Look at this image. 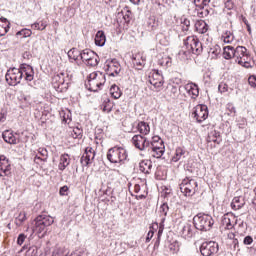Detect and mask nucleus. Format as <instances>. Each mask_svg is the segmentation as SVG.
<instances>
[{
	"label": "nucleus",
	"mask_w": 256,
	"mask_h": 256,
	"mask_svg": "<svg viewBox=\"0 0 256 256\" xmlns=\"http://www.w3.org/2000/svg\"><path fill=\"white\" fill-rule=\"evenodd\" d=\"M193 225L197 231L207 232L213 229L215 220L209 214L198 213L193 218Z\"/></svg>",
	"instance_id": "f257e3e1"
},
{
	"label": "nucleus",
	"mask_w": 256,
	"mask_h": 256,
	"mask_svg": "<svg viewBox=\"0 0 256 256\" xmlns=\"http://www.w3.org/2000/svg\"><path fill=\"white\" fill-rule=\"evenodd\" d=\"M107 159L110 163L123 165L127 161V150L121 146H114L108 150Z\"/></svg>",
	"instance_id": "f03ea898"
},
{
	"label": "nucleus",
	"mask_w": 256,
	"mask_h": 256,
	"mask_svg": "<svg viewBox=\"0 0 256 256\" xmlns=\"http://www.w3.org/2000/svg\"><path fill=\"white\" fill-rule=\"evenodd\" d=\"M105 81H107V78L103 72H94L89 75V80L86 87L88 91H93L95 93L99 91L103 85H105Z\"/></svg>",
	"instance_id": "7ed1b4c3"
},
{
	"label": "nucleus",
	"mask_w": 256,
	"mask_h": 256,
	"mask_svg": "<svg viewBox=\"0 0 256 256\" xmlns=\"http://www.w3.org/2000/svg\"><path fill=\"white\" fill-rule=\"evenodd\" d=\"M184 45L189 53H193V55H201L203 53V44L197 36H188L184 40Z\"/></svg>",
	"instance_id": "20e7f679"
},
{
	"label": "nucleus",
	"mask_w": 256,
	"mask_h": 256,
	"mask_svg": "<svg viewBox=\"0 0 256 256\" xmlns=\"http://www.w3.org/2000/svg\"><path fill=\"white\" fill-rule=\"evenodd\" d=\"M199 189V184L195 179L186 178L180 184V191L185 197H193Z\"/></svg>",
	"instance_id": "39448f33"
},
{
	"label": "nucleus",
	"mask_w": 256,
	"mask_h": 256,
	"mask_svg": "<svg viewBox=\"0 0 256 256\" xmlns=\"http://www.w3.org/2000/svg\"><path fill=\"white\" fill-rule=\"evenodd\" d=\"M52 223H55L53 217L45 214H40L35 218L34 231H36V233H43V231H45L47 227H51Z\"/></svg>",
	"instance_id": "423d86ee"
},
{
	"label": "nucleus",
	"mask_w": 256,
	"mask_h": 256,
	"mask_svg": "<svg viewBox=\"0 0 256 256\" xmlns=\"http://www.w3.org/2000/svg\"><path fill=\"white\" fill-rule=\"evenodd\" d=\"M6 82L8 85L15 87V85H19L21 80L23 79V72L18 68H10L5 75Z\"/></svg>",
	"instance_id": "0eeeda50"
},
{
	"label": "nucleus",
	"mask_w": 256,
	"mask_h": 256,
	"mask_svg": "<svg viewBox=\"0 0 256 256\" xmlns=\"http://www.w3.org/2000/svg\"><path fill=\"white\" fill-rule=\"evenodd\" d=\"M132 143L136 149H139V151H149V148L153 143H151L147 138L141 134L134 135L132 137Z\"/></svg>",
	"instance_id": "6e6552de"
},
{
	"label": "nucleus",
	"mask_w": 256,
	"mask_h": 256,
	"mask_svg": "<svg viewBox=\"0 0 256 256\" xmlns=\"http://www.w3.org/2000/svg\"><path fill=\"white\" fill-rule=\"evenodd\" d=\"M192 115L194 116V119H196L197 123H203V121L209 117V108L205 104H199L194 107Z\"/></svg>",
	"instance_id": "1a4fd4ad"
},
{
	"label": "nucleus",
	"mask_w": 256,
	"mask_h": 256,
	"mask_svg": "<svg viewBox=\"0 0 256 256\" xmlns=\"http://www.w3.org/2000/svg\"><path fill=\"white\" fill-rule=\"evenodd\" d=\"M219 251V244L215 241L204 242L200 246V253L203 256L215 255Z\"/></svg>",
	"instance_id": "9d476101"
},
{
	"label": "nucleus",
	"mask_w": 256,
	"mask_h": 256,
	"mask_svg": "<svg viewBox=\"0 0 256 256\" xmlns=\"http://www.w3.org/2000/svg\"><path fill=\"white\" fill-rule=\"evenodd\" d=\"M95 159V150L92 147H86L84 154L80 159L82 167H89Z\"/></svg>",
	"instance_id": "9b49d317"
},
{
	"label": "nucleus",
	"mask_w": 256,
	"mask_h": 256,
	"mask_svg": "<svg viewBox=\"0 0 256 256\" xmlns=\"http://www.w3.org/2000/svg\"><path fill=\"white\" fill-rule=\"evenodd\" d=\"M11 176V162L5 155L0 156V177Z\"/></svg>",
	"instance_id": "f8f14e48"
},
{
	"label": "nucleus",
	"mask_w": 256,
	"mask_h": 256,
	"mask_svg": "<svg viewBox=\"0 0 256 256\" xmlns=\"http://www.w3.org/2000/svg\"><path fill=\"white\" fill-rule=\"evenodd\" d=\"M150 149L152 151V157H155L156 159H161L163 153H165V145L163 144V141L160 142V146H155V144L152 143L149 147V150Z\"/></svg>",
	"instance_id": "ddd939ff"
},
{
	"label": "nucleus",
	"mask_w": 256,
	"mask_h": 256,
	"mask_svg": "<svg viewBox=\"0 0 256 256\" xmlns=\"http://www.w3.org/2000/svg\"><path fill=\"white\" fill-rule=\"evenodd\" d=\"M107 71L109 77H115V75H119L121 73V64L117 62V60H112V63L107 65Z\"/></svg>",
	"instance_id": "4468645a"
},
{
	"label": "nucleus",
	"mask_w": 256,
	"mask_h": 256,
	"mask_svg": "<svg viewBox=\"0 0 256 256\" xmlns=\"http://www.w3.org/2000/svg\"><path fill=\"white\" fill-rule=\"evenodd\" d=\"M185 91L188 95H191L192 99H197L199 97V86L193 82L188 83L184 86Z\"/></svg>",
	"instance_id": "2eb2a0df"
},
{
	"label": "nucleus",
	"mask_w": 256,
	"mask_h": 256,
	"mask_svg": "<svg viewBox=\"0 0 256 256\" xmlns=\"http://www.w3.org/2000/svg\"><path fill=\"white\" fill-rule=\"evenodd\" d=\"M153 169V162L151 160H142L139 163V171L144 173V175H151V170Z\"/></svg>",
	"instance_id": "dca6fc26"
},
{
	"label": "nucleus",
	"mask_w": 256,
	"mask_h": 256,
	"mask_svg": "<svg viewBox=\"0 0 256 256\" xmlns=\"http://www.w3.org/2000/svg\"><path fill=\"white\" fill-rule=\"evenodd\" d=\"M181 234L185 239H191L192 237H195V228L189 223L184 224L181 229Z\"/></svg>",
	"instance_id": "f3484780"
},
{
	"label": "nucleus",
	"mask_w": 256,
	"mask_h": 256,
	"mask_svg": "<svg viewBox=\"0 0 256 256\" xmlns=\"http://www.w3.org/2000/svg\"><path fill=\"white\" fill-rule=\"evenodd\" d=\"M11 22L5 17L0 18V37H5L9 33Z\"/></svg>",
	"instance_id": "a211bd4d"
},
{
	"label": "nucleus",
	"mask_w": 256,
	"mask_h": 256,
	"mask_svg": "<svg viewBox=\"0 0 256 256\" xmlns=\"http://www.w3.org/2000/svg\"><path fill=\"white\" fill-rule=\"evenodd\" d=\"M94 41L97 47H105V43H107V36H105V32L103 30H99L95 35Z\"/></svg>",
	"instance_id": "6ab92c4d"
},
{
	"label": "nucleus",
	"mask_w": 256,
	"mask_h": 256,
	"mask_svg": "<svg viewBox=\"0 0 256 256\" xmlns=\"http://www.w3.org/2000/svg\"><path fill=\"white\" fill-rule=\"evenodd\" d=\"M2 139H4L5 143L9 145H17V138L13 134V132L6 130L2 133Z\"/></svg>",
	"instance_id": "aec40b11"
},
{
	"label": "nucleus",
	"mask_w": 256,
	"mask_h": 256,
	"mask_svg": "<svg viewBox=\"0 0 256 256\" xmlns=\"http://www.w3.org/2000/svg\"><path fill=\"white\" fill-rule=\"evenodd\" d=\"M221 133L219 131L213 130L208 133L207 143H217L218 145L221 143Z\"/></svg>",
	"instance_id": "412c9836"
},
{
	"label": "nucleus",
	"mask_w": 256,
	"mask_h": 256,
	"mask_svg": "<svg viewBox=\"0 0 256 256\" xmlns=\"http://www.w3.org/2000/svg\"><path fill=\"white\" fill-rule=\"evenodd\" d=\"M71 160L69 159V154L65 153L60 156V163L58 165L60 171H65L69 167Z\"/></svg>",
	"instance_id": "4be33fe9"
},
{
	"label": "nucleus",
	"mask_w": 256,
	"mask_h": 256,
	"mask_svg": "<svg viewBox=\"0 0 256 256\" xmlns=\"http://www.w3.org/2000/svg\"><path fill=\"white\" fill-rule=\"evenodd\" d=\"M122 17L124 20V28L129 29L131 21H133V12H131V10H126L125 12L122 11Z\"/></svg>",
	"instance_id": "5701e85b"
},
{
	"label": "nucleus",
	"mask_w": 256,
	"mask_h": 256,
	"mask_svg": "<svg viewBox=\"0 0 256 256\" xmlns=\"http://www.w3.org/2000/svg\"><path fill=\"white\" fill-rule=\"evenodd\" d=\"M137 129L141 135H149L151 132V127L149 126V123L145 121H141L137 125Z\"/></svg>",
	"instance_id": "b1692460"
},
{
	"label": "nucleus",
	"mask_w": 256,
	"mask_h": 256,
	"mask_svg": "<svg viewBox=\"0 0 256 256\" xmlns=\"http://www.w3.org/2000/svg\"><path fill=\"white\" fill-rule=\"evenodd\" d=\"M243 57H247V48L237 46L236 49H234V59H243Z\"/></svg>",
	"instance_id": "393cba45"
},
{
	"label": "nucleus",
	"mask_w": 256,
	"mask_h": 256,
	"mask_svg": "<svg viewBox=\"0 0 256 256\" xmlns=\"http://www.w3.org/2000/svg\"><path fill=\"white\" fill-rule=\"evenodd\" d=\"M95 52H93L91 49H84L81 51L80 59L83 61V63H86L94 56Z\"/></svg>",
	"instance_id": "a878e982"
},
{
	"label": "nucleus",
	"mask_w": 256,
	"mask_h": 256,
	"mask_svg": "<svg viewBox=\"0 0 256 256\" xmlns=\"http://www.w3.org/2000/svg\"><path fill=\"white\" fill-rule=\"evenodd\" d=\"M209 56L211 59H219L221 55V46L220 45H214L211 47L208 51Z\"/></svg>",
	"instance_id": "bb28decb"
},
{
	"label": "nucleus",
	"mask_w": 256,
	"mask_h": 256,
	"mask_svg": "<svg viewBox=\"0 0 256 256\" xmlns=\"http://www.w3.org/2000/svg\"><path fill=\"white\" fill-rule=\"evenodd\" d=\"M100 109L103 111V113H111V111H113V103H111L109 98H106L100 105Z\"/></svg>",
	"instance_id": "cd10ccee"
},
{
	"label": "nucleus",
	"mask_w": 256,
	"mask_h": 256,
	"mask_svg": "<svg viewBox=\"0 0 256 256\" xmlns=\"http://www.w3.org/2000/svg\"><path fill=\"white\" fill-rule=\"evenodd\" d=\"M224 59H233L235 57V48L233 46H225L223 52Z\"/></svg>",
	"instance_id": "c85d7f7f"
},
{
	"label": "nucleus",
	"mask_w": 256,
	"mask_h": 256,
	"mask_svg": "<svg viewBox=\"0 0 256 256\" xmlns=\"http://www.w3.org/2000/svg\"><path fill=\"white\" fill-rule=\"evenodd\" d=\"M110 95H112L113 99H120L123 95V92L119 86L114 84L110 87Z\"/></svg>",
	"instance_id": "c756f323"
},
{
	"label": "nucleus",
	"mask_w": 256,
	"mask_h": 256,
	"mask_svg": "<svg viewBox=\"0 0 256 256\" xmlns=\"http://www.w3.org/2000/svg\"><path fill=\"white\" fill-rule=\"evenodd\" d=\"M195 28L198 31V33H205L206 31H209V25H207V23H205V21L201 20L196 22L195 24Z\"/></svg>",
	"instance_id": "7c9ffc66"
},
{
	"label": "nucleus",
	"mask_w": 256,
	"mask_h": 256,
	"mask_svg": "<svg viewBox=\"0 0 256 256\" xmlns=\"http://www.w3.org/2000/svg\"><path fill=\"white\" fill-rule=\"evenodd\" d=\"M25 221H27V213H25V211H22L15 218V225L17 227H21V225H23V223H25Z\"/></svg>",
	"instance_id": "2f4dec72"
},
{
	"label": "nucleus",
	"mask_w": 256,
	"mask_h": 256,
	"mask_svg": "<svg viewBox=\"0 0 256 256\" xmlns=\"http://www.w3.org/2000/svg\"><path fill=\"white\" fill-rule=\"evenodd\" d=\"M68 57L74 61H78L81 58V51L77 50V48H72L68 52Z\"/></svg>",
	"instance_id": "473e14b6"
},
{
	"label": "nucleus",
	"mask_w": 256,
	"mask_h": 256,
	"mask_svg": "<svg viewBox=\"0 0 256 256\" xmlns=\"http://www.w3.org/2000/svg\"><path fill=\"white\" fill-rule=\"evenodd\" d=\"M185 153H186L185 149H183L182 147H177L175 156L172 158V161L177 163V161H180L181 157H183L185 155Z\"/></svg>",
	"instance_id": "72a5a7b5"
},
{
	"label": "nucleus",
	"mask_w": 256,
	"mask_h": 256,
	"mask_svg": "<svg viewBox=\"0 0 256 256\" xmlns=\"http://www.w3.org/2000/svg\"><path fill=\"white\" fill-rule=\"evenodd\" d=\"M88 67H97L99 65V55L95 53L86 63Z\"/></svg>",
	"instance_id": "f704fd0d"
},
{
	"label": "nucleus",
	"mask_w": 256,
	"mask_h": 256,
	"mask_svg": "<svg viewBox=\"0 0 256 256\" xmlns=\"http://www.w3.org/2000/svg\"><path fill=\"white\" fill-rule=\"evenodd\" d=\"M180 21L182 25V31H189V28L191 27V21L185 16H182Z\"/></svg>",
	"instance_id": "c9c22d12"
},
{
	"label": "nucleus",
	"mask_w": 256,
	"mask_h": 256,
	"mask_svg": "<svg viewBox=\"0 0 256 256\" xmlns=\"http://www.w3.org/2000/svg\"><path fill=\"white\" fill-rule=\"evenodd\" d=\"M159 213L161 218L167 217V213H169V204H167V202H164L163 204H161L159 208Z\"/></svg>",
	"instance_id": "e433bc0d"
},
{
	"label": "nucleus",
	"mask_w": 256,
	"mask_h": 256,
	"mask_svg": "<svg viewBox=\"0 0 256 256\" xmlns=\"http://www.w3.org/2000/svg\"><path fill=\"white\" fill-rule=\"evenodd\" d=\"M156 39L159 41L160 45H164L165 47L169 45V39H167V36H165L163 33L157 34Z\"/></svg>",
	"instance_id": "4c0bfd02"
},
{
	"label": "nucleus",
	"mask_w": 256,
	"mask_h": 256,
	"mask_svg": "<svg viewBox=\"0 0 256 256\" xmlns=\"http://www.w3.org/2000/svg\"><path fill=\"white\" fill-rule=\"evenodd\" d=\"M33 69V66L28 64H21L18 68V71L22 73V77H25V74Z\"/></svg>",
	"instance_id": "58836bf2"
},
{
	"label": "nucleus",
	"mask_w": 256,
	"mask_h": 256,
	"mask_svg": "<svg viewBox=\"0 0 256 256\" xmlns=\"http://www.w3.org/2000/svg\"><path fill=\"white\" fill-rule=\"evenodd\" d=\"M222 37L224 38V43H233L235 40V36L231 33V31H226Z\"/></svg>",
	"instance_id": "ea45409f"
},
{
	"label": "nucleus",
	"mask_w": 256,
	"mask_h": 256,
	"mask_svg": "<svg viewBox=\"0 0 256 256\" xmlns=\"http://www.w3.org/2000/svg\"><path fill=\"white\" fill-rule=\"evenodd\" d=\"M19 35H22V37L27 38L31 37V35H33V32L31 31V29L23 28L22 30L16 33L17 37H19Z\"/></svg>",
	"instance_id": "a19ab883"
},
{
	"label": "nucleus",
	"mask_w": 256,
	"mask_h": 256,
	"mask_svg": "<svg viewBox=\"0 0 256 256\" xmlns=\"http://www.w3.org/2000/svg\"><path fill=\"white\" fill-rule=\"evenodd\" d=\"M32 29H36L37 31H45L47 28V24L43 22H35L34 24L31 25Z\"/></svg>",
	"instance_id": "79ce46f5"
},
{
	"label": "nucleus",
	"mask_w": 256,
	"mask_h": 256,
	"mask_svg": "<svg viewBox=\"0 0 256 256\" xmlns=\"http://www.w3.org/2000/svg\"><path fill=\"white\" fill-rule=\"evenodd\" d=\"M226 109L228 111V115H231L232 117H235V115H237V109L235 108L233 103H228L226 105Z\"/></svg>",
	"instance_id": "37998d69"
},
{
	"label": "nucleus",
	"mask_w": 256,
	"mask_h": 256,
	"mask_svg": "<svg viewBox=\"0 0 256 256\" xmlns=\"http://www.w3.org/2000/svg\"><path fill=\"white\" fill-rule=\"evenodd\" d=\"M148 27L151 31H155L159 27V21L155 20V18H150L148 21Z\"/></svg>",
	"instance_id": "c03bdc74"
},
{
	"label": "nucleus",
	"mask_w": 256,
	"mask_h": 256,
	"mask_svg": "<svg viewBox=\"0 0 256 256\" xmlns=\"http://www.w3.org/2000/svg\"><path fill=\"white\" fill-rule=\"evenodd\" d=\"M72 137L74 139H81L83 137V130H81L79 127H76L73 129Z\"/></svg>",
	"instance_id": "a18cd8bd"
},
{
	"label": "nucleus",
	"mask_w": 256,
	"mask_h": 256,
	"mask_svg": "<svg viewBox=\"0 0 256 256\" xmlns=\"http://www.w3.org/2000/svg\"><path fill=\"white\" fill-rule=\"evenodd\" d=\"M34 78H35V70H33V68L31 70H28V72L24 74L25 81H33Z\"/></svg>",
	"instance_id": "49530a36"
},
{
	"label": "nucleus",
	"mask_w": 256,
	"mask_h": 256,
	"mask_svg": "<svg viewBox=\"0 0 256 256\" xmlns=\"http://www.w3.org/2000/svg\"><path fill=\"white\" fill-rule=\"evenodd\" d=\"M223 225H226V229H233V225L231 224V219L227 217V214H225L222 218Z\"/></svg>",
	"instance_id": "de8ad7c7"
},
{
	"label": "nucleus",
	"mask_w": 256,
	"mask_h": 256,
	"mask_svg": "<svg viewBox=\"0 0 256 256\" xmlns=\"http://www.w3.org/2000/svg\"><path fill=\"white\" fill-rule=\"evenodd\" d=\"M133 65L137 67H144L145 66V58L141 57V61L137 60V56L133 57Z\"/></svg>",
	"instance_id": "09e8293b"
},
{
	"label": "nucleus",
	"mask_w": 256,
	"mask_h": 256,
	"mask_svg": "<svg viewBox=\"0 0 256 256\" xmlns=\"http://www.w3.org/2000/svg\"><path fill=\"white\" fill-rule=\"evenodd\" d=\"M150 85H153L155 89H159V87H163V81H157L155 79H150L149 80Z\"/></svg>",
	"instance_id": "8fccbe9b"
},
{
	"label": "nucleus",
	"mask_w": 256,
	"mask_h": 256,
	"mask_svg": "<svg viewBox=\"0 0 256 256\" xmlns=\"http://www.w3.org/2000/svg\"><path fill=\"white\" fill-rule=\"evenodd\" d=\"M218 91L220 93H227V91H229V86L227 84H225V83H220L218 85Z\"/></svg>",
	"instance_id": "3c124183"
},
{
	"label": "nucleus",
	"mask_w": 256,
	"mask_h": 256,
	"mask_svg": "<svg viewBox=\"0 0 256 256\" xmlns=\"http://www.w3.org/2000/svg\"><path fill=\"white\" fill-rule=\"evenodd\" d=\"M25 239H27V236L24 233L19 234L17 238V245H23V243H25Z\"/></svg>",
	"instance_id": "603ef678"
},
{
	"label": "nucleus",
	"mask_w": 256,
	"mask_h": 256,
	"mask_svg": "<svg viewBox=\"0 0 256 256\" xmlns=\"http://www.w3.org/2000/svg\"><path fill=\"white\" fill-rule=\"evenodd\" d=\"M7 121V110L2 109L0 112V123H5Z\"/></svg>",
	"instance_id": "864d4df0"
},
{
	"label": "nucleus",
	"mask_w": 256,
	"mask_h": 256,
	"mask_svg": "<svg viewBox=\"0 0 256 256\" xmlns=\"http://www.w3.org/2000/svg\"><path fill=\"white\" fill-rule=\"evenodd\" d=\"M248 83H249L250 87L255 88L256 87V76L255 75L250 76L248 78Z\"/></svg>",
	"instance_id": "5fc2aeb1"
},
{
	"label": "nucleus",
	"mask_w": 256,
	"mask_h": 256,
	"mask_svg": "<svg viewBox=\"0 0 256 256\" xmlns=\"http://www.w3.org/2000/svg\"><path fill=\"white\" fill-rule=\"evenodd\" d=\"M69 191V186L65 185L62 186L59 190V194L64 197L65 195H67V192Z\"/></svg>",
	"instance_id": "6e6d98bb"
},
{
	"label": "nucleus",
	"mask_w": 256,
	"mask_h": 256,
	"mask_svg": "<svg viewBox=\"0 0 256 256\" xmlns=\"http://www.w3.org/2000/svg\"><path fill=\"white\" fill-rule=\"evenodd\" d=\"M235 7V4L231 1L228 0L225 2V8L228 9V11H231Z\"/></svg>",
	"instance_id": "4d7b16f0"
},
{
	"label": "nucleus",
	"mask_w": 256,
	"mask_h": 256,
	"mask_svg": "<svg viewBox=\"0 0 256 256\" xmlns=\"http://www.w3.org/2000/svg\"><path fill=\"white\" fill-rule=\"evenodd\" d=\"M179 89L177 88V86H172L170 93H171V97L175 98L177 97V93H178Z\"/></svg>",
	"instance_id": "13d9d810"
},
{
	"label": "nucleus",
	"mask_w": 256,
	"mask_h": 256,
	"mask_svg": "<svg viewBox=\"0 0 256 256\" xmlns=\"http://www.w3.org/2000/svg\"><path fill=\"white\" fill-rule=\"evenodd\" d=\"M244 245H251L253 243V237L246 236L243 240Z\"/></svg>",
	"instance_id": "bf43d9fd"
},
{
	"label": "nucleus",
	"mask_w": 256,
	"mask_h": 256,
	"mask_svg": "<svg viewBox=\"0 0 256 256\" xmlns=\"http://www.w3.org/2000/svg\"><path fill=\"white\" fill-rule=\"evenodd\" d=\"M210 1H211V0H202L201 4H196V7H198V9H203L204 6L209 5V2H210Z\"/></svg>",
	"instance_id": "052dcab7"
},
{
	"label": "nucleus",
	"mask_w": 256,
	"mask_h": 256,
	"mask_svg": "<svg viewBox=\"0 0 256 256\" xmlns=\"http://www.w3.org/2000/svg\"><path fill=\"white\" fill-rule=\"evenodd\" d=\"M63 255V250L61 248H55L52 252V256H61Z\"/></svg>",
	"instance_id": "680f3d73"
},
{
	"label": "nucleus",
	"mask_w": 256,
	"mask_h": 256,
	"mask_svg": "<svg viewBox=\"0 0 256 256\" xmlns=\"http://www.w3.org/2000/svg\"><path fill=\"white\" fill-rule=\"evenodd\" d=\"M153 235H155V232L153 230H150L146 237V243H149V241H151V239H153Z\"/></svg>",
	"instance_id": "e2e57ef3"
},
{
	"label": "nucleus",
	"mask_w": 256,
	"mask_h": 256,
	"mask_svg": "<svg viewBox=\"0 0 256 256\" xmlns=\"http://www.w3.org/2000/svg\"><path fill=\"white\" fill-rule=\"evenodd\" d=\"M21 98L23 99V101H25V103H27L28 105H31V103L29 102L31 101V96L23 94Z\"/></svg>",
	"instance_id": "0e129e2a"
},
{
	"label": "nucleus",
	"mask_w": 256,
	"mask_h": 256,
	"mask_svg": "<svg viewBox=\"0 0 256 256\" xmlns=\"http://www.w3.org/2000/svg\"><path fill=\"white\" fill-rule=\"evenodd\" d=\"M157 5H159V7H165V5H167V3H169V0H156Z\"/></svg>",
	"instance_id": "69168bd1"
},
{
	"label": "nucleus",
	"mask_w": 256,
	"mask_h": 256,
	"mask_svg": "<svg viewBox=\"0 0 256 256\" xmlns=\"http://www.w3.org/2000/svg\"><path fill=\"white\" fill-rule=\"evenodd\" d=\"M57 77L60 79V83L63 85V83H65V78H63V77H65V73L61 72L60 74H58L56 76V79H57Z\"/></svg>",
	"instance_id": "338daca9"
},
{
	"label": "nucleus",
	"mask_w": 256,
	"mask_h": 256,
	"mask_svg": "<svg viewBox=\"0 0 256 256\" xmlns=\"http://www.w3.org/2000/svg\"><path fill=\"white\" fill-rule=\"evenodd\" d=\"M83 253H84V251L76 250V251L72 252L70 256H83Z\"/></svg>",
	"instance_id": "774afa93"
}]
</instances>
